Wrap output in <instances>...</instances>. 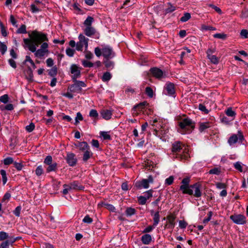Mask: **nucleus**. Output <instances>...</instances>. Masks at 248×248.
I'll use <instances>...</instances> for the list:
<instances>
[{"label":"nucleus","instance_id":"13","mask_svg":"<svg viewBox=\"0 0 248 248\" xmlns=\"http://www.w3.org/2000/svg\"><path fill=\"white\" fill-rule=\"evenodd\" d=\"M176 218V216L174 214L170 213L166 217L167 221L164 226L165 229H173L175 225Z\"/></svg>","mask_w":248,"mask_h":248},{"label":"nucleus","instance_id":"46","mask_svg":"<svg viewBox=\"0 0 248 248\" xmlns=\"http://www.w3.org/2000/svg\"><path fill=\"white\" fill-rule=\"evenodd\" d=\"M145 93L149 98H152L154 94V91L150 87H146Z\"/></svg>","mask_w":248,"mask_h":248},{"label":"nucleus","instance_id":"59","mask_svg":"<svg viewBox=\"0 0 248 248\" xmlns=\"http://www.w3.org/2000/svg\"><path fill=\"white\" fill-rule=\"evenodd\" d=\"M232 120L229 119L228 117H227L225 116H223L221 117L220 118V121L222 123H224L226 124H229L231 121H232Z\"/></svg>","mask_w":248,"mask_h":248},{"label":"nucleus","instance_id":"32","mask_svg":"<svg viewBox=\"0 0 248 248\" xmlns=\"http://www.w3.org/2000/svg\"><path fill=\"white\" fill-rule=\"evenodd\" d=\"M0 29L2 36L3 37H6L8 35V33L7 31L6 27L4 26L1 20H0Z\"/></svg>","mask_w":248,"mask_h":248},{"label":"nucleus","instance_id":"21","mask_svg":"<svg viewBox=\"0 0 248 248\" xmlns=\"http://www.w3.org/2000/svg\"><path fill=\"white\" fill-rule=\"evenodd\" d=\"M75 146L81 152H84L87 150L90 149L89 145L86 141H78L77 143L75 144Z\"/></svg>","mask_w":248,"mask_h":248},{"label":"nucleus","instance_id":"5","mask_svg":"<svg viewBox=\"0 0 248 248\" xmlns=\"http://www.w3.org/2000/svg\"><path fill=\"white\" fill-rule=\"evenodd\" d=\"M102 48L96 47L94 49V53L97 57L101 55L104 59H111L115 56V53L113 51L112 47L108 45H102Z\"/></svg>","mask_w":248,"mask_h":248},{"label":"nucleus","instance_id":"25","mask_svg":"<svg viewBox=\"0 0 248 248\" xmlns=\"http://www.w3.org/2000/svg\"><path fill=\"white\" fill-rule=\"evenodd\" d=\"M26 78L29 82H32L33 81V74L30 66H28L27 69L25 72Z\"/></svg>","mask_w":248,"mask_h":248},{"label":"nucleus","instance_id":"33","mask_svg":"<svg viewBox=\"0 0 248 248\" xmlns=\"http://www.w3.org/2000/svg\"><path fill=\"white\" fill-rule=\"evenodd\" d=\"M225 114L229 117L232 118V120H233L235 115L236 113L232 109L231 107L228 108L225 111Z\"/></svg>","mask_w":248,"mask_h":248},{"label":"nucleus","instance_id":"52","mask_svg":"<svg viewBox=\"0 0 248 248\" xmlns=\"http://www.w3.org/2000/svg\"><path fill=\"white\" fill-rule=\"evenodd\" d=\"M7 46L4 43L0 42V52L2 55H4L7 50Z\"/></svg>","mask_w":248,"mask_h":248},{"label":"nucleus","instance_id":"29","mask_svg":"<svg viewBox=\"0 0 248 248\" xmlns=\"http://www.w3.org/2000/svg\"><path fill=\"white\" fill-rule=\"evenodd\" d=\"M211 126L210 122L200 123H199V131L200 132H202L205 129L209 128Z\"/></svg>","mask_w":248,"mask_h":248},{"label":"nucleus","instance_id":"4","mask_svg":"<svg viewBox=\"0 0 248 248\" xmlns=\"http://www.w3.org/2000/svg\"><path fill=\"white\" fill-rule=\"evenodd\" d=\"M195 122L188 117L182 119L178 122L177 131L181 134L191 133L195 128Z\"/></svg>","mask_w":248,"mask_h":248},{"label":"nucleus","instance_id":"36","mask_svg":"<svg viewBox=\"0 0 248 248\" xmlns=\"http://www.w3.org/2000/svg\"><path fill=\"white\" fill-rule=\"evenodd\" d=\"M102 204L109 211L116 212V208L113 205L104 202H102Z\"/></svg>","mask_w":248,"mask_h":248},{"label":"nucleus","instance_id":"47","mask_svg":"<svg viewBox=\"0 0 248 248\" xmlns=\"http://www.w3.org/2000/svg\"><path fill=\"white\" fill-rule=\"evenodd\" d=\"M191 18V15L189 13H185L183 16L180 18V21L182 22H185L188 21Z\"/></svg>","mask_w":248,"mask_h":248},{"label":"nucleus","instance_id":"64","mask_svg":"<svg viewBox=\"0 0 248 248\" xmlns=\"http://www.w3.org/2000/svg\"><path fill=\"white\" fill-rule=\"evenodd\" d=\"M35 128V124L33 123H31L29 125H27L25 127L26 130L28 132H32Z\"/></svg>","mask_w":248,"mask_h":248},{"label":"nucleus","instance_id":"63","mask_svg":"<svg viewBox=\"0 0 248 248\" xmlns=\"http://www.w3.org/2000/svg\"><path fill=\"white\" fill-rule=\"evenodd\" d=\"M21 206H18L16 209L13 211L14 214L17 217H19L20 215V212L21 211Z\"/></svg>","mask_w":248,"mask_h":248},{"label":"nucleus","instance_id":"43","mask_svg":"<svg viewBox=\"0 0 248 248\" xmlns=\"http://www.w3.org/2000/svg\"><path fill=\"white\" fill-rule=\"evenodd\" d=\"M98 113L96 109H92L89 113V116L93 118H94L95 120H97L98 117Z\"/></svg>","mask_w":248,"mask_h":248},{"label":"nucleus","instance_id":"11","mask_svg":"<svg viewBox=\"0 0 248 248\" xmlns=\"http://www.w3.org/2000/svg\"><path fill=\"white\" fill-rule=\"evenodd\" d=\"M245 140L244 135L241 131H238V134H232L228 140V142L230 145H233L238 142L242 143Z\"/></svg>","mask_w":248,"mask_h":248},{"label":"nucleus","instance_id":"8","mask_svg":"<svg viewBox=\"0 0 248 248\" xmlns=\"http://www.w3.org/2000/svg\"><path fill=\"white\" fill-rule=\"evenodd\" d=\"M44 163L48 166L46 169V172H57L58 170V164L56 162H53L52 157L51 155H47L44 159Z\"/></svg>","mask_w":248,"mask_h":248},{"label":"nucleus","instance_id":"55","mask_svg":"<svg viewBox=\"0 0 248 248\" xmlns=\"http://www.w3.org/2000/svg\"><path fill=\"white\" fill-rule=\"evenodd\" d=\"M82 221L85 223L91 224L93 221V219L89 215H87L83 219Z\"/></svg>","mask_w":248,"mask_h":248},{"label":"nucleus","instance_id":"61","mask_svg":"<svg viewBox=\"0 0 248 248\" xmlns=\"http://www.w3.org/2000/svg\"><path fill=\"white\" fill-rule=\"evenodd\" d=\"M9 98L8 94H4L0 96V102L6 104L8 102Z\"/></svg>","mask_w":248,"mask_h":248},{"label":"nucleus","instance_id":"30","mask_svg":"<svg viewBox=\"0 0 248 248\" xmlns=\"http://www.w3.org/2000/svg\"><path fill=\"white\" fill-rule=\"evenodd\" d=\"M136 213L135 208L131 207H127L125 211V214L127 217H131Z\"/></svg>","mask_w":248,"mask_h":248},{"label":"nucleus","instance_id":"56","mask_svg":"<svg viewBox=\"0 0 248 248\" xmlns=\"http://www.w3.org/2000/svg\"><path fill=\"white\" fill-rule=\"evenodd\" d=\"M75 50L70 47H68L66 49V54L69 57H72L74 56Z\"/></svg>","mask_w":248,"mask_h":248},{"label":"nucleus","instance_id":"7","mask_svg":"<svg viewBox=\"0 0 248 248\" xmlns=\"http://www.w3.org/2000/svg\"><path fill=\"white\" fill-rule=\"evenodd\" d=\"M151 129L153 130L154 135L162 140H165V136L169 131L168 127L162 121H159V123L155 124L154 127H151Z\"/></svg>","mask_w":248,"mask_h":248},{"label":"nucleus","instance_id":"24","mask_svg":"<svg viewBox=\"0 0 248 248\" xmlns=\"http://www.w3.org/2000/svg\"><path fill=\"white\" fill-rule=\"evenodd\" d=\"M166 8L164 9V14L166 15L168 14L171 13L176 10V6L172 4L171 3L169 2L166 4Z\"/></svg>","mask_w":248,"mask_h":248},{"label":"nucleus","instance_id":"34","mask_svg":"<svg viewBox=\"0 0 248 248\" xmlns=\"http://www.w3.org/2000/svg\"><path fill=\"white\" fill-rule=\"evenodd\" d=\"M111 78V74L109 72H106L103 74L101 79L104 82H108L110 80Z\"/></svg>","mask_w":248,"mask_h":248},{"label":"nucleus","instance_id":"40","mask_svg":"<svg viewBox=\"0 0 248 248\" xmlns=\"http://www.w3.org/2000/svg\"><path fill=\"white\" fill-rule=\"evenodd\" d=\"M58 73V69L56 66L52 67V68L48 70V75L51 77H55Z\"/></svg>","mask_w":248,"mask_h":248},{"label":"nucleus","instance_id":"41","mask_svg":"<svg viewBox=\"0 0 248 248\" xmlns=\"http://www.w3.org/2000/svg\"><path fill=\"white\" fill-rule=\"evenodd\" d=\"M18 34H25L27 33L26 30V26L25 24H22L16 31Z\"/></svg>","mask_w":248,"mask_h":248},{"label":"nucleus","instance_id":"62","mask_svg":"<svg viewBox=\"0 0 248 248\" xmlns=\"http://www.w3.org/2000/svg\"><path fill=\"white\" fill-rule=\"evenodd\" d=\"M241 18H246L248 17V9H244L242 10L241 14L240 15Z\"/></svg>","mask_w":248,"mask_h":248},{"label":"nucleus","instance_id":"19","mask_svg":"<svg viewBox=\"0 0 248 248\" xmlns=\"http://www.w3.org/2000/svg\"><path fill=\"white\" fill-rule=\"evenodd\" d=\"M134 186L138 189H146L149 187V184L145 179H143L141 181H136L134 184Z\"/></svg>","mask_w":248,"mask_h":248},{"label":"nucleus","instance_id":"15","mask_svg":"<svg viewBox=\"0 0 248 248\" xmlns=\"http://www.w3.org/2000/svg\"><path fill=\"white\" fill-rule=\"evenodd\" d=\"M81 68L76 64H72L70 66V72L73 76H72V81L76 80L81 76Z\"/></svg>","mask_w":248,"mask_h":248},{"label":"nucleus","instance_id":"44","mask_svg":"<svg viewBox=\"0 0 248 248\" xmlns=\"http://www.w3.org/2000/svg\"><path fill=\"white\" fill-rule=\"evenodd\" d=\"M208 173L210 174H216L218 175L221 173V170L218 168H214L211 169L209 171Z\"/></svg>","mask_w":248,"mask_h":248},{"label":"nucleus","instance_id":"31","mask_svg":"<svg viewBox=\"0 0 248 248\" xmlns=\"http://www.w3.org/2000/svg\"><path fill=\"white\" fill-rule=\"evenodd\" d=\"M110 59H105L103 62L106 68L107 69H113L114 66V62L109 60Z\"/></svg>","mask_w":248,"mask_h":248},{"label":"nucleus","instance_id":"37","mask_svg":"<svg viewBox=\"0 0 248 248\" xmlns=\"http://www.w3.org/2000/svg\"><path fill=\"white\" fill-rule=\"evenodd\" d=\"M94 19L91 16H88L84 22V25L87 27H91Z\"/></svg>","mask_w":248,"mask_h":248},{"label":"nucleus","instance_id":"53","mask_svg":"<svg viewBox=\"0 0 248 248\" xmlns=\"http://www.w3.org/2000/svg\"><path fill=\"white\" fill-rule=\"evenodd\" d=\"M82 64L84 67H92L93 66V63L91 62L83 60L82 61Z\"/></svg>","mask_w":248,"mask_h":248},{"label":"nucleus","instance_id":"18","mask_svg":"<svg viewBox=\"0 0 248 248\" xmlns=\"http://www.w3.org/2000/svg\"><path fill=\"white\" fill-rule=\"evenodd\" d=\"M148 105L149 104L146 101H144L135 106L132 108L133 115H137L139 114V112L143 111L145 107Z\"/></svg>","mask_w":248,"mask_h":248},{"label":"nucleus","instance_id":"23","mask_svg":"<svg viewBox=\"0 0 248 248\" xmlns=\"http://www.w3.org/2000/svg\"><path fill=\"white\" fill-rule=\"evenodd\" d=\"M151 215L153 217V224L154 226H157L160 221L159 211L155 212L153 210L150 211Z\"/></svg>","mask_w":248,"mask_h":248},{"label":"nucleus","instance_id":"54","mask_svg":"<svg viewBox=\"0 0 248 248\" xmlns=\"http://www.w3.org/2000/svg\"><path fill=\"white\" fill-rule=\"evenodd\" d=\"M213 37L215 38L221 39L225 40L227 38V34L225 33H216L213 35Z\"/></svg>","mask_w":248,"mask_h":248},{"label":"nucleus","instance_id":"3","mask_svg":"<svg viewBox=\"0 0 248 248\" xmlns=\"http://www.w3.org/2000/svg\"><path fill=\"white\" fill-rule=\"evenodd\" d=\"M171 152L173 157L179 161H186L190 157L188 148L180 141H176L172 143Z\"/></svg>","mask_w":248,"mask_h":248},{"label":"nucleus","instance_id":"12","mask_svg":"<svg viewBox=\"0 0 248 248\" xmlns=\"http://www.w3.org/2000/svg\"><path fill=\"white\" fill-rule=\"evenodd\" d=\"M230 218L236 224L243 225L247 222L246 217L242 214H234L231 215Z\"/></svg>","mask_w":248,"mask_h":248},{"label":"nucleus","instance_id":"51","mask_svg":"<svg viewBox=\"0 0 248 248\" xmlns=\"http://www.w3.org/2000/svg\"><path fill=\"white\" fill-rule=\"evenodd\" d=\"M198 108L205 114H207L209 112V111L206 108L205 105L202 104H200L199 105Z\"/></svg>","mask_w":248,"mask_h":248},{"label":"nucleus","instance_id":"16","mask_svg":"<svg viewBox=\"0 0 248 248\" xmlns=\"http://www.w3.org/2000/svg\"><path fill=\"white\" fill-rule=\"evenodd\" d=\"M215 51V48L211 47L207 50L206 53L207 57L210 60V62L213 64H217L219 62V59L216 55H213Z\"/></svg>","mask_w":248,"mask_h":248},{"label":"nucleus","instance_id":"10","mask_svg":"<svg viewBox=\"0 0 248 248\" xmlns=\"http://www.w3.org/2000/svg\"><path fill=\"white\" fill-rule=\"evenodd\" d=\"M163 93L169 96H176V90L173 83L167 82L164 87Z\"/></svg>","mask_w":248,"mask_h":248},{"label":"nucleus","instance_id":"48","mask_svg":"<svg viewBox=\"0 0 248 248\" xmlns=\"http://www.w3.org/2000/svg\"><path fill=\"white\" fill-rule=\"evenodd\" d=\"M147 199L145 198V196H140L138 197V202L140 205H144L146 204L147 202Z\"/></svg>","mask_w":248,"mask_h":248},{"label":"nucleus","instance_id":"2","mask_svg":"<svg viewBox=\"0 0 248 248\" xmlns=\"http://www.w3.org/2000/svg\"><path fill=\"white\" fill-rule=\"evenodd\" d=\"M190 179L188 177L183 178L181 182L180 190L183 194L193 195L194 197L200 198L202 195V184L197 182L193 185H190Z\"/></svg>","mask_w":248,"mask_h":248},{"label":"nucleus","instance_id":"9","mask_svg":"<svg viewBox=\"0 0 248 248\" xmlns=\"http://www.w3.org/2000/svg\"><path fill=\"white\" fill-rule=\"evenodd\" d=\"M74 84L68 86V90L72 93H80L82 92V87H86V84L84 82L80 80H76L73 81Z\"/></svg>","mask_w":248,"mask_h":248},{"label":"nucleus","instance_id":"45","mask_svg":"<svg viewBox=\"0 0 248 248\" xmlns=\"http://www.w3.org/2000/svg\"><path fill=\"white\" fill-rule=\"evenodd\" d=\"M0 108L2 110H12L14 109L13 105L12 104H8L5 106L1 105L0 106Z\"/></svg>","mask_w":248,"mask_h":248},{"label":"nucleus","instance_id":"42","mask_svg":"<svg viewBox=\"0 0 248 248\" xmlns=\"http://www.w3.org/2000/svg\"><path fill=\"white\" fill-rule=\"evenodd\" d=\"M30 11L32 13H37L41 11L39 7L35 4H31L30 6Z\"/></svg>","mask_w":248,"mask_h":248},{"label":"nucleus","instance_id":"14","mask_svg":"<svg viewBox=\"0 0 248 248\" xmlns=\"http://www.w3.org/2000/svg\"><path fill=\"white\" fill-rule=\"evenodd\" d=\"M151 75V76L156 79L160 80L164 76L163 71L160 68L156 67H151L149 70V73L148 75Z\"/></svg>","mask_w":248,"mask_h":248},{"label":"nucleus","instance_id":"38","mask_svg":"<svg viewBox=\"0 0 248 248\" xmlns=\"http://www.w3.org/2000/svg\"><path fill=\"white\" fill-rule=\"evenodd\" d=\"M78 39L79 40L78 42H81L82 43H84V46H85V47H88V41H89L88 38H86L82 34H80L78 36Z\"/></svg>","mask_w":248,"mask_h":248},{"label":"nucleus","instance_id":"50","mask_svg":"<svg viewBox=\"0 0 248 248\" xmlns=\"http://www.w3.org/2000/svg\"><path fill=\"white\" fill-rule=\"evenodd\" d=\"M35 174L37 176H40L44 173V170L41 165L38 166L35 170Z\"/></svg>","mask_w":248,"mask_h":248},{"label":"nucleus","instance_id":"35","mask_svg":"<svg viewBox=\"0 0 248 248\" xmlns=\"http://www.w3.org/2000/svg\"><path fill=\"white\" fill-rule=\"evenodd\" d=\"M100 136L103 138L104 140H111V137L109 134V132L101 131L100 132Z\"/></svg>","mask_w":248,"mask_h":248},{"label":"nucleus","instance_id":"6","mask_svg":"<svg viewBox=\"0 0 248 248\" xmlns=\"http://www.w3.org/2000/svg\"><path fill=\"white\" fill-rule=\"evenodd\" d=\"M151 129L153 130L154 135L162 140H165V136L169 131L168 127L162 121H159V123L155 124L154 127H151Z\"/></svg>","mask_w":248,"mask_h":248},{"label":"nucleus","instance_id":"57","mask_svg":"<svg viewBox=\"0 0 248 248\" xmlns=\"http://www.w3.org/2000/svg\"><path fill=\"white\" fill-rule=\"evenodd\" d=\"M14 163L13 159L11 157H6L3 160V163L5 165H9Z\"/></svg>","mask_w":248,"mask_h":248},{"label":"nucleus","instance_id":"58","mask_svg":"<svg viewBox=\"0 0 248 248\" xmlns=\"http://www.w3.org/2000/svg\"><path fill=\"white\" fill-rule=\"evenodd\" d=\"M153 192H154V190L152 189H151L148 191H146V192H145L144 193V196H145V198L147 200L149 199L150 198H151V197H153Z\"/></svg>","mask_w":248,"mask_h":248},{"label":"nucleus","instance_id":"20","mask_svg":"<svg viewBox=\"0 0 248 248\" xmlns=\"http://www.w3.org/2000/svg\"><path fill=\"white\" fill-rule=\"evenodd\" d=\"M69 188L76 190H83L85 188L84 186L81 185L78 181H74L68 184Z\"/></svg>","mask_w":248,"mask_h":248},{"label":"nucleus","instance_id":"26","mask_svg":"<svg viewBox=\"0 0 248 248\" xmlns=\"http://www.w3.org/2000/svg\"><path fill=\"white\" fill-rule=\"evenodd\" d=\"M95 29L92 26L87 27L84 30V34L88 37L92 36L93 35L95 34Z\"/></svg>","mask_w":248,"mask_h":248},{"label":"nucleus","instance_id":"28","mask_svg":"<svg viewBox=\"0 0 248 248\" xmlns=\"http://www.w3.org/2000/svg\"><path fill=\"white\" fill-rule=\"evenodd\" d=\"M93 153L91 152L90 149L84 152L83 154L82 161L83 162L86 163L88 160L93 157Z\"/></svg>","mask_w":248,"mask_h":248},{"label":"nucleus","instance_id":"27","mask_svg":"<svg viewBox=\"0 0 248 248\" xmlns=\"http://www.w3.org/2000/svg\"><path fill=\"white\" fill-rule=\"evenodd\" d=\"M152 238L150 234L145 233L141 237V241L144 245H149L152 241Z\"/></svg>","mask_w":248,"mask_h":248},{"label":"nucleus","instance_id":"49","mask_svg":"<svg viewBox=\"0 0 248 248\" xmlns=\"http://www.w3.org/2000/svg\"><path fill=\"white\" fill-rule=\"evenodd\" d=\"M233 166H234V168L236 170H238L239 171H240V172L243 171L242 163L238 161V162L234 163L233 164Z\"/></svg>","mask_w":248,"mask_h":248},{"label":"nucleus","instance_id":"22","mask_svg":"<svg viewBox=\"0 0 248 248\" xmlns=\"http://www.w3.org/2000/svg\"><path fill=\"white\" fill-rule=\"evenodd\" d=\"M101 117L106 120H109L111 118L113 110L111 109H103L100 112Z\"/></svg>","mask_w":248,"mask_h":248},{"label":"nucleus","instance_id":"60","mask_svg":"<svg viewBox=\"0 0 248 248\" xmlns=\"http://www.w3.org/2000/svg\"><path fill=\"white\" fill-rule=\"evenodd\" d=\"M241 37L244 39L248 38V30L246 29H243L240 32Z\"/></svg>","mask_w":248,"mask_h":248},{"label":"nucleus","instance_id":"1","mask_svg":"<svg viewBox=\"0 0 248 248\" xmlns=\"http://www.w3.org/2000/svg\"><path fill=\"white\" fill-rule=\"evenodd\" d=\"M29 35L30 39L25 38L23 41L31 51L35 52L36 57L42 58L46 53H48V39L46 33L34 30Z\"/></svg>","mask_w":248,"mask_h":248},{"label":"nucleus","instance_id":"17","mask_svg":"<svg viewBox=\"0 0 248 248\" xmlns=\"http://www.w3.org/2000/svg\"><path fill=\"white\" fill-rule=\"evenodd\" d=\"M65 159L66 163L70 167H74L77 164L78 159L76 157V155L73 153L68 152Z\"/></svg>","mask_w":248,"mask_h":248},{"label":"nucleus","instance_id":"39","mask_svg":"<svg viewBox=\"0 0 248 248\" xmlns=\"http://www.w3.org/2000/svg\"><path fill=\"white\" fill-rule=\"evenodd\" d=\"M27 62H29L31 63V65L32 66L33 69H35L36 68V66L32 60L30 56L28 55L26 56L25 60L23 62V63L26 64Z\"/></svg>","mask_w":248,"mask_h":248}]
</instances>
